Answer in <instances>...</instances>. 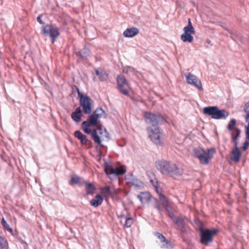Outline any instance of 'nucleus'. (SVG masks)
<instances>
[{"label":"nucleus","mask_w":249,"mask_h":249,"mask_svg":"<svg viewBox=\"0 0 249 249\" xmlns=\"http://www.w3.org/2000/svg\"><path fill=\"white\" fill-rule=\"evenodd\" d=\"M81 125L82 129L86 133L88 134L92 133V130L89 128L91 125L88 124V122H83Z\"/></svg>","instance_id":"obj_32"},{"label":"nucleus","mask_w":249,"mask_h":249,"mask_svg":"<svg viewBox=\"0 0 249 249\" xmlns=\"http://www.w3.org/2000/svg\"><path fill=\"white\" fill-rule=\"evenodd\" d=\"M118 89L119 91L125 96H128L129 85L124 75H119L117 78Z\"/></svg>","instance_id":"obj_11"},{"label":"nucleus","mask_w":249,"mask_h":249,"mask_svg":"<svg viewBox=\"0 0 249 249\" xmlns=\"http://www.w3.org/2000/svg\"><path fill=\"white\" fill-rule=\"evenodd\" d=\"M236 120L232 119L227 126V128L230 131H232L231 133V140L234 144V149L232 150L231 160L235 162H238L240 160L241 153L238 147V138L240 137L241 130L240 129L235 127Z\"/></svg>","instance_id":"obj_2"},{"label":"nucleus","mask_w":249,"mask_h":249,"mask_svg":"<svg viewBox=\"0 0 249 249\" xmlns=\"http://www.w3.org/2000/svg\"><path fill=\"white\" fill-rule=\"evenodd\" d=\"M103 112L104 110L102 107H97L91 115L88 117L87 120L84 122H87L88 124L95 126L99 122L98 119L102 117Z\"/></svg>","instance_id":"obj_9"},{"label":"nucleus","mask_w":249,"mask_h":249,"mask_svg":"<svg viewBox=\"0 0 249 249\" xmlns=\"http://www.w3.org/2000/svg\"><path fill=\"white\" fill-rule=\"evenodd\" d=\"M244 111L246 113L245 119L248 122V124L245 127L246 139L247 140H249V101L245 104Z\"/></svg>","instance_id":"obj_15"},{"label":"nucleus","mask_w":249,"mask_h":249,"mask_svg":"<svg viewBox=\"0 0 249 249\" xmlns=\"http://www.w3.org/2000/svg\"><path fill=\"white\" fill-rule=\"evenodd\" d=\"M249 146V142H248L247 141H246L243 143V146L242 147V149L243 151H245L248 149Z\"/></svg>","instance_id":"obj_37"},{"label":"nucleus","mask_w":249,"mask_h":249,"mask_svg":"<svg viewBox=\"0 0 249 249\" xmlns=\"http://www.w3.org/2000/svg\"><path fill=\"white\" fill-rule=\"evenodd\" d=\"M203 113L211 116L214 119H226L229 113L225 109H219L217 106L206 107L203 108Z\"/></svg>","instance_id":"obj_5"},{"label":"nucleus","mask_w":249,"mask_h":249,"mask_svg":"<svg viewBox=\"0 0 249 249\" xmlns=\"http://www.w3.org/2000/svg\"><path fill=\"white\" fill-rule=\"evenodd\" d=\"M74 136L78 139L82 144H86L88 142L87 136L84 135L80 131L76 130L74 133Z\"/></svg>","instance_id":"obj_21"},{"label":"nucleus","mask_w":249,"mask_h":249,"mask_svg":"<svg viewBox=\"0 0 249 249\" xmlns=\"http://www.w3.org/2000/svg\"><path fill=\"white\" fill-rule=\"evenodd\" d=\"M187 28H188V29H189V30H190L193 32H195V29L193 27V26H192V23H191V20L190 18L188 19V25L184 27L183 28V30H186Z\"/></svg>","instance_id":"obj_36"},{"label":"nucleus","mask_w":249,"mask_h":249,"mask_svg":"<svg viewBox=\"0 0 249 249\" xmlns=\"http://www.w3.org/2000/svg\"><path fill=\"white\" fill-rule=\"evenodd\" d=\"M150 181L154 187H155V186H158V182L156 179H155V180L152 179V180H151Z\"/></svg>","instance_id":"obj_41"},{"label":"nucleus","mask_w":249,"mask_h":249,"mask_svg":"<svg viewBox=\"0 0 249 249\" xmlns=\"http://www.w3.org/2000/svg\"><path fill=\"white\" fill-rule=\"evenodd\" d=\"M2 237V236H0V238H1Z\"/></svg>","instance_id":"obj_50"},{"label":"nucleus","mask_w":249,"mask_h":249,"mask_svg":"<svg viewBox=\"0 0 249 249\" xmlns=\"http://www.w3.org/2000/svg\"><path fill=\"white\" fill-rule=\"evenodd\" d=\"M169 216L173 222H174L175 219L177 218V216H176L173 213H169Z\"/></svg>","instance_id":"obj_39"},{"label":"nucleus","mask_w":249,"mask_h":249,"mask_svg":"<svg viewBox=\"0 0 249 249\" xmlns=\"http://www.w3.org/2000/svg\"><path fill=\"white\" fill-rule=\"evenodd\" d=\"M42 16L43 14H40L37 18V21L40 24H44V22L41 19Z\"/></svg>","instance_id":"obj_38"},{"label":"nucleus","mask_w":249,"mask_h":249,"mask_svg":"<svg viewBox=\"0 0 249 249\" xmlns=\"http://www.w3.org/2000/svg\"><path fill=\"white\" fill-rule=\"evenodd\" d=\"M105 133L106 134V137L107 138H109V133L107 132V130L106 128H105Z\"/></svg>","instance_id":"obj_46"},{"label":"nucleus","mask_w":249,"mask_h":249,"mask_svg":"<svg viewBox=\"0 0 249 249\" xmlns=\"http://www.w3.org/2000/svg\"><path fill=\"white\" fill-rule=\"evenodd\" d=\"M143 116L146 124L152 125L151 127H158L159 124L165 122L164 117L160 114H154L150 112L144 111Z\"/></svg>","instance_id":"obj_7"},{"label":"nucleus","mask_w":249,"mask_h":249,"mask_svg":"<svg viewBox=\"0 0 249 249\" xmlns=\"http://www.w3.org/2000/svg\"><path fill=\"white\" fill-rule=\"evenodd\" d=\"M184 33L181 35L180 36L181 39L184 42H192L194 40V37L192 36V34H194L195 32H193L189 29H186V30H183Z\"/></svg>","instance_id":"obj_16"},{"label":"nucleus","mask_w":249,"mask_h":249,"mask_svg":"<svg viewBox=\"0 0 249 249\" xmlns=\"http://www.w3.org/2000/svg\"><path fill=\"white\" fill-rule=\"evenodd\" d=\"M71 181L72 184H77L79 186H81L83 184V181H80V178L79 177H73L71 178Z\"/></svg>","instance_id":"obj_35"},{"label":"nucleus","mask_w":249,"mask_h":249,"mask_svg":"<svg viewBox=\"0 0 249 249\" xmlns=\"http://www.w3.org/2000/svg\"><path fill=\"white\" fill-rule=\"evenodd\" d=\"M98 129L100 130H102V126H98Z\"/></svg>","instance_id":"obj_48"},{"label":"nucleus","mask_w":249,"mask_h":249,"mask_svg":"<svg viewBox=\"0 0 249 249\" xmlns=\"http://www.w3.org/2000/svg\"><path fill=\"white\" fill-rule=\"evenodd\" d=\"M83 183L85 185V190L87 195H92L96 188L92 183L88 182L86 180H83Z\"/></svg>","instance_id":"obj_19"},{"label":"nucleus","mask_w":249,"mask_h":249,"mask_svg":"<svg viewBox=\"0 0 249 249\" xmlns=\"http://www.w3.org/2000/svg\"><path fill=\"white\" fill-rule=\"evenodd\" d=\"M82 111L80 107H77L75 110L71 113V119L75 122H79L82 120Z\"/></svg>","instance_id":"obj_18"},{"label":"nucleus","mask_w":249,"mask_h":249,"mask_svg":"<svg viewBox=\"0 0 249 249\" xmlns=\"http://www.w3.org/2000/svg\"><path fill=\"white\" fill-rule=\"evenodd\" d=\"M92 100L88 95L82 93L79 98V104L86 114H90L92 112Z\"/></svg>","instance_id":"obj_8"},{"label":"nucleus","mask_w":249,"mask_h":249,"mask_svg":"<svg viewBox=\"0 0 249 249\" xmlns=\"http://www.w3.org/2000/svg\"><path fill=\"white\" fill-rule=\"evenodd\" d=\"M133 219L131 217L125 218L124 227L126 228H130L133 223Z\"/></svg>","instance_id":"obj_34"},{"label":"nucleus","mask_w":249,"mask_h":249,"mask_svg":"<svg viewBox=\"0 0 249 249\" xmlns=\"http://www.w3.org/2000/svg\"><path fill=\"white\" fill-rule=\"evenodd\" d=\"M139 33V30L136 27L126 29L123 33L125 37H132Z\"/></svg>","instance_id":"obj_20"},{"label":"nucleus","mask_w":249,"mask_h":249,"mask_svg":"<svg viewBox=\"0 0 249 249\" xmlns=\"http://www.w3.org/2000/svg\"><path fill=\"white\" fill-rule=\"evenodd\" d=\"M155 166L161 174L171 177H178L183 173L182 168H179L175 163L170 161L159 160L155 162Z\"/></svg>","instance_id":"obj_1"},{"label":"nucleus","mask_w":249,"mask_h":249,"mask_svg":"<svg viewBox=\"0 0 249 249\" xmlns=\"http://www.w3.org/2000/svg\"><path fill=\"white\" fill-rule=\"evenodd\" d=\"M155 189L157 194L159 195L160 199L162 202V205L164 206L167 205L168 201L165 196L162 194V189L159 186H155Z\"/></svg>","instance_id":"obj_25"},{"label":"nucleus","mask_w":249,"mask_h":249,"mask_svg":"<svg viewBox=\"0 0 249 249\" xmlns=\"http://www.w3.org/2000/svg\"><path fill=\"white\" fill-rule=\"evenodd\" d=\"M138 198L140 199L141 203L143 204L150 201L151 196L148 192H142L138 196Z\"/></svg>","instance_id":"obj_22"},{"label":"nucleus","mask_w":249,"mask_h":249,"mask_svg":"<svg viewBox=\"0 0 249 249\" xmlns=\"http://www.w3.org/2000/svg\"><path fill=\"white\" fill-rule=\"evenodd\" d=\"M93 80L94 81H96V77H95V76H94V77H93Z\"/></svg>","instance_id":"obj_49"},{"label":"nucleus","mask_w":249,"mask_h":249,"mask_svg":"<svg viewBox=\"0 0 249 249\" xmlns=\"http://www.w3.org/2000/svg\"><path fill=\"white\" fill-rule=\"evenodd\" d=\"M0 246L1 249H8L9 248L7 240L3 237L0 238Z\"/></svg>","instance_id":"obj_33"},{"label":"nucleus","mask_w":249,"mask_h":249,"mask_svg":"<svg viewBox=\"0 0 249 249\" xmlns=\"http://www.w3.org/2000/svg\"><path fill=\"white\" fill-rule=\"evenodd\" d=\"M1 224L3 227V230L7 231L13 235V230L10 227L9 225L7 224L4 218L3 217L1 219Z\"/></svg>","instance_id":"obj_31"},{"label":"nucleus","mask_w":249,"mask_h":249,"mask_svg":"<svg viewBox=\"0 0 249 249\" xmlns=\"http://www.w3.org/2000/svg\"><path fill=\"white\" fill-rule=\"evenodd\" d=\"M76 91L77 92V93L78 94V96L80 98V96H81V94L82 93L80 92L79 89L77 87H76Z\"/></svg>","instance_id":"obj_43"},{"label":"nucleus","mask_w":249,"mask_h":249,"mask_svg":"<svg viewBox=\"0 0 249 249\" xmlns=\"http://www.w3.org/2000/svg\"><path fill=\"white\" fill-rule=\"evenodd\" d=\"M148 135L151 140L156 144H161L160 135L161 132L160 128L158 127H148L147 129Z\"/></svg>","instance_id":"obj_10"},{"label":"nucleus","mask_w":249,"mask_h":249,"mask_svg":"<svg viewBox=\"0 0 249 249\" xmlns=\"http://www.w3.org/2000/svg\"><path fill=\"white\" fill-rule=\"evenodd\" d=\"M76 54L83 58L87 57L90 55V51L88 48L85 47L79 51Z\"/></svg>","instance_id":"obj_29"},{"label":"nucleus","mask_w":249,"mask_h":249,"mask_svg":"<svg viewBox=\"0 0 249 249\" xmlns=\"http://www.w3.org/2000/svg\"><path fill=\"white\" fill-rule=\"evenodd\" d=\"M154 207L159 211H160L161 208L158 204H155Z\"/></svg>","instance_id":"obj_42"},{"label":"nucleus","mask_w":249,"mask_h":249,"mask_svg":"<svg viewBox=\"0 0 249 249\" xmlns=\"http://www.w3.org/2000/svg\"><path fill=\"white\" fill-rule=\"evenodd\" d=\"M104 170L106 174L108 176V178L110 179H112V177L110 174V173L113 172L114 168L112 167V165L110 163L106 162L104 165Z\"/></svg>","instance_id":"obj_28"},{"label":"nucleus","mask_w":249,"mask_h":249,"mask_svg":"<svg viewBox=\"0 0 249 249\" xmlns=\"http://www.w3.org/2000/svg\"><path fill=\"white\" fill-rule=\"evenodd\" d=\"M102 116H103L105 118H107V115L104 110V112H103V114Z\"/></svg>","instance_id":"obj_45"},{"label":"nucleus","mask_w":249,"mask_h":249,"mask_svg":"<svg viewBox=\"0 0 249 249\" xmlns=\"http://www.w3.org/2000/svg\"><path fill=\"white\" fill-rule=\"evenodd\" d=\"M154 235L160 240L162 244L161 248L164 249H172L173 245L171 242L168 241L164 236L159 232H155Z\"/></svg>","instance_id":"obj_14"},{"label":"nucleus","mask_w":249,"mask_h":249,"mask_svg":"<svg viewBox=\"0 0 249 249\" xmlns=\"http://www.w3.org/2000/svg\"><path fill=\"white\" fill-rule=\"evenodd\" d=\"M95 74L99 76V80L101 82L106 81L108 78V75L105 71H99L98 69L95 70Z\"/></svg>","instance_id":"obj_26"},{"label":"nucleus","mask_w":249,"mask_h":249,"mask_svg":"<svg viewBox=\"0 0 249 249\" xmlns=\"http://www.w3.org/2000/svg\"><path fill=\"white\" fill-rule=\"evenodd\" d=\"M40 33L44 36H49L52 43L56 41L60 36L58 27L55 24L52 23L43 26Z\"/></svg>","instance_id":"obj_6"},{"label":"nucleus","mask_w":249,"mask_h":249,"mask_svg":"<svg viewBox=\"0 0 249 249\" xmlns=\"http://www.w3.org/2000/svg\"><path fill=\"white\" fill-rule=\"evenodd\" d=\"M215 150L213 148H208L206 152L200 147H195L193 150V155L194 157L198 159L200 163L202 164H208L209 159L212 158Z\"/></svg>","instance_id":"obj_4"},{"label":"nucleus","mask_w":249,"mask_h":249,"mask_svg":"<svg viewBox=\"0 0 249 249\" xmlns=\"http://www.w3.org/2000/svg\"><path fill=\"white\" fill-rule=\"evenodd\" d=\"M197 230L199 232V242L204 246H207L212 243L213 241V236L218 232L216 229L204 228L203 223L201 221H198Z\"/></svg>","instance_id":"obj_3"},{"label":"nucleus","mask_w":249,"mask_h":249,"mask_svg":"<svg viewBox=\"0 0 249 249\" xmlns=\"http://www.w3.org/2000/svg\"><path fill=\"white\" fill-rule=\"evenodd\" d=\"M126 172V170L123 167H116L114 169L113 172L110 173L112 177V179L117 178L119 176L124 174Z\"/></svg>","instance_id":"obj_24"},{"label":"nucleus","mask_w":249,"mask_h":249,"mask_svg":"<svg viewBox=\"0 0 249 249\" xmlns=\"http://www.w3.org/2000/svg\"><path fill=\"white\" fill-rule=\"evenodd\" d=\"M118 218H125L126 217L125 216V215L123 214V213H121L120 215H118Z\"/></svg>","instance_id":"obj_44"},{"label":"nucleus","mask_w":249,"mask_h":249,"mask_svg":"<svg viewBox=\"0 0 249 249\" xmlns=\"http://www.w3.org/2000/svg\"><path fill=\"white\" fill-rule=\"evenodd\" d=\"M103 201V198L102 196L99 195H97L95 196L93 199L91 200L90 201V204L92 206L94 207H97L98 206L101 205Z\"/></svg>","instance_id":"obj_23"},{"label":"nucleus","mask_w":249,"mask_h":249,"mask_svg":"<svg viewBox=\"0 0 249 249\" xmlns=\"http://www.w3.org/2000/svg\"><path fill=\"white\" fill-rule=\"evenodd\" d=\"M92 138L93 141L99 145L101 147H103L104 145L102 143L100 137L98 135L97 130L96 129H93L92 132Z\"/></svg>","instance_id":"obj_27"},{"label":"nucleus","mask_w":249,"mask_h":249,"mask_svg":"<svg viewBox=\"0 0 249 249\" xmlns=\"http://www.w3.org/2000/svg\"><path fill=\"white\" fill-rule=\"evenodd\" d=\"M188 221L189 219L187 217L178 215L173 222L177 226V229L184 233L186 232V229L188 227Z\"/></svg>","instance_id":"obj_12"},{"label":"nucleus","mask_w":249,"mask_h":249,"mask_svg":"<svg viewBox=\"0 0 249 249\" xmlns=\"http://www.w3.org/2000/svg\"><path fill=\"white\" fill-rule=\"evenodd\" d=\"M123 72L124 73H129L135 75L137 74V71L133 67L127 66L124 68Z\"/></svg>","instance_id":"obj_30"},{"label":"nucleus","mask_w":249,"mask_h":249,"mask_svg":"<svg viewBox=\"0 0 249 249\" xmlns=\"http://www.w3.org/2000/svg\"><path fill=\"white\" fill-rule=\"evenodd\" d=\"M207 43L208 44L212 45V44H211V40H207Z\"/></svg>","instance_id":"obj_47"},{"label":"nucleus","mask_w":249,"mask_h":249,"mask_svg":"<svg viewBox=\"0 0 249 249\" xmlns=\"http://www.w3.org/2000/svg\"><path fill=\"white\" fill-rule=\"evenodd\" d=\"M186 82L188 84L195 86L199 90L203 91L201 82L196 76L189 73L186 76Z\"/></svg>","instance_id":"obj_13"},{"label":"nucleus","mask_w":249,"mask_h":249,"mask_svg":"<svg viewBox=\"0 0 249 249\" xmlns=\"http://www.w3.org/2000/svg\"><path fill=\"white\" fill-rule=\"evenodd\" d=\"M103 190L106 194H109L110 193V189L108 186H107L104 188Z\"/></svg>","instance_id":"obj_40"},{"label":"nucleus","mask_w":249,"mask_h":249,"mask_svg":"<svg viewBox=\"0 0 249 249\" xmlns=\"http://www.w3.org/2000/svg\"><path fill=\"white\" fill-rule=\"evenodd\" d=\"M125 179L127 180V183L131 184L132 185L138 187L142 186V182L135 177H134L132 174L126 176Z\"/></svg>","instance_id":"obj_17"}]
</instances>
